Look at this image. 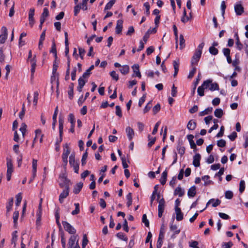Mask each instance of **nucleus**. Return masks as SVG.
<instances>
[{"mask_svg": "<svg viewBox=\"0 0 248 248\" xmlns=\"http://www.w3.org/2000/svg\"><path fill=\"white\" fill-rule=\"evenodd\" d=\"M204 43L200 44L196 50L191 61V66L197 64L202 53V49L204 46Z\"/></svg>", "mask_w": 248, "mask_h": 248, "instance_id": "f257e3e1", "label": "nucleus"}, {"mask_svg": "<svg viewBox=\"0 0 248 248\" xmlns=\"http://www.w3.org/2000/svg\"><path fill=\"white\" fill-rule=\"evenodd\" d=\"M69 164L73 168L74 172L78 173L79 164L75 160V155L71 154L69 157Z\"/></svg>", "mask_w": 248, "mask_h": 248, "instance_id": "f03ea898", "label": "nucleus"}, {"mask_svg": "<svg viewBox=\"0 0 248 248\" xmlns=\"http://www.w3.org/2000/svg\"><path fill=\"white\" fill-rule=\"evenodd\" d=\"M70 153V149L68 145L66 143L65 144L63 147V152L62 155V159L63 162L65 165L67 163L68 156Z\"/></svg>", "mask_w": 248, "mask_h": 248, "instance_id": "7ed1b4c3", "label": "nucleus"}, {"mask_svg": "<svg viewBox=\"0 0 248 248\" xmlns=\"http://www.w3.org/2000/svg\"><path fill=\"white\" fill-rule=\"evenodd\" d=\"M59 185L61 187H69L70 181L64 175H61L59 177Z\"/></svg>", "mask_w": 248, "mask_h": 248, "instance_id": "20e7f679", "label": "nucleus"}, {"mask_svg": "<svg viewBox=\"0 0 248 248\" xmlns=\"http://www.w3.org/2000/svg\"><path fill=\"white\" fill-rule=\"evenodd\" d=\"M62 224L64 230L69 233L74 234L76 232V229L66 221H62Z\"/></svg>", "mask_w": 248, "mask_h": 248, "instance_id": "39448f33", "label": "nucleus"}, {"mask_svg": "<svg viewBox=\"0 0 248 248\" xmlns=\"http://www.w3.org/2000/svg\"><path fill=\"white\" fill-rule=\"evenodd\" d=\"M1 31V34L0 35V43L3 44L7 37V29L5 27H2Z\"/></svg>", "mask_w": 248, "mask_h": 248, "instance_id": "423d86ee", "label": "nucleus"}, {"mask_svg": "<svg viewBox=\"0 0 248 248\" xmlns=\"http://www.w3.org/2000/svg\"><path fill=\"white\" fill-rule=\"evenodd\" d=\"M69 188L67 187L65 188V189L62 191V192L60 194L59 196V201L60 203H63L64 201V199H65L69 195Z\"/></svg>", "mask_w": 248, "mask_h": 248, "instance_id": "0eeeda50", "label": "nucleus"}, {"mask_svg": "<svg viewBox=\"0 0 248 248\" xmlns=\"http://www.w3.org/2000/svg\"><path fill=\"white\" fill-rule=\"evenodd\" d=\"M78 235H72L69 238L68 243V248H72L76 246L77 241H78Z\"/></svg>", "mask_w": 248, "mask_h": 248, "instance_id": "6e6552de", "label": "nucleus"}, {"mask_svg": "<svg viewBox=\"0 0 248 248\" xmlns=\"http://www.w3.org/2000/svg\"><path fill=\"white\" fill-rule=\"evenodd\" d=\"M125 132L129 140L131 141L135 136L134 130L130 126L126 127Z\"/></svg>", "mask_w": 248, "mask_h": 248, "instance_id": "1a4fd4ad", "label": "nucleus"}, {"mask_svg": "<svg viewBox=\"0 0 248 248\" xmlns=\"http://www.w3.org/2000/svg\"><path fill=\"white\" fill-rule=\"evenodd\" d=\"M234 10L236 14L238 16L241 15L244 12L243 6L240 3H237L234 5Z\"/></svg>", "mask_w": 248, "mask_h": 248, "instance_id": "9d476101", "label": "nucleus"}, {"mask_svg": "<svg viewBox=\"0 0 248 248\" xmlns=\"http://www.w3.org/2000/svg\"><path fill=\"white\" fill-rule=\"evenodd\" d=\"M34 9L31 8L29 13V24L31 27L33 26L34 23Z\"/></svg>", "mask_w": 248, "mask_h": 248, "instance_id": "9b49d317", "label": "nucleus"}, {"mask_svg": "<svg viewBox=\"0 0 248 248\" xmlns=\"http://www.w3.org/2000/svg\"><path fill=\"white\" fill-rule=\"evenodd\" d=\"M220 203L221 201L218 199H211L206 203L205 208L210 204H212L213 207H215L218 206L220 204Z\"/></svg>", "mask_w": 248, "mask_h": 248, "instance_id": "f8f14e48", "label": "nucleus"}, {"mask_svg": "<svg viewBox=\"0 0 248 248\" xmlns=\"http://www.w3.org/2000/svg\"><path fill=\"white\" fill-rule=\"evenodd\" d=\"M30 62L31 64V75H33L34 73L35 72V68L36 66V55H34L32 59H31L30 61Z\"/></svg>", "mask_w": 248, "mask_h": 248, "instance_id": "ddd939ff", "label": "nucleus"}, {"mask_svg": "<svg viewBox=\"0 0 248 248\" xmlns=\"http://www.w3.org/2000/svg\"><path fill=\"white\" fill-rule=\"evenodd\" d=\"M201 158V156L199 154H196L193 156V164L195 167L200 166Z\"/></svg>", "mask_w": 248, "mask_h": 248, "instance_id": "4468645a", "label": "nucleus"}, {"mask_svg": "<svg viewBox=\"0 0 248 248\" xmlns=\"http://www.w3.org/2000/svg\"><path fill=\"white\" fill-rule=\"evenodd\" d=\"M175 211L176 214V219L177 221L182 220L183 219V214L181 209L178 207H175Z\"/></svg>", "mask_w": 248, "mask_h": 248, "instance_id": "2eb2a0df", "label": "nucleus"}, {"mask_svg": "<svg viewBox=\"0 0 248 248\" xmlns=\"http://www.w3.org/2000/svg\"><path fill=\"white\" fill-rule=\"evenodd\" d=\"M234 37H235L236 39L235 45L236 46V48L237 49L241 51L243 48V45L240 42L237 33L235 34Z\"/></svg>", "mask_w": 248, "mask_h": 248, "instance_id": "dca6fc26", "label": "nucleus"}, {"mask_svg": "<svg viewBox=\"0 0 248 248\" xmlns=\"http://www.w3.org/2000/svg\"><path fill=\"white\" fill-rule=\"evenodd\" d=\"M123 21L122 20H118L117 21V25L116 27V33L120 34L121 33L123 29Z\"/></svg>", "mask_w": 248, "mask_h": 248, "instance_id": "f3484780", "label": "nucleus"}, {"mask_svg": "<svg viewBox=\"0 0 248 248\" xmlns=\"http://www.w3.org/2000/svg\"><path fill=\"white\" fill-rule=\"evenodd\" d=\"M37 167V160L35 159H33L32 162L33 178H34L36 175Z\"/></svg>", "mask_w": 248, "mask_h": 248, "instance_id": "a211bd4d", "label": "nucleus"}, {"mask_svg": "<svg viewBox=\"0 0 248 248\" xmlns=\"http://www.w3.org/2000/svg\"><path fill=\"white\" fill-rule=\"evenodd\" d=\"M83 186V184L82 182L77 184L74 186L73 192L76 194H78L81 191Z\"/></svg>", "mask_w": 248, "mask_h": 248, "instance_id": "6ab92c4d", "label": "nucleus"}, {"mask_svg": "<svg viewBox=\"0 0 248 248\" xmlns=\"http://www.w3.org/2000/svg\"><path fill=\"white\" fill-rule=\"evenodd\" d=\"M196 194V187L195 186H191L187 192V195L189 197H193Z\"/></svg>", "mask_w": 248, "mask_h": 248, "instance_id": "aec40b11", "label": "nucleus"}, {"mask_svg": "<svg viewBox=\"0 0 248 248\" xmlns=\"http://www.w3.org/2000/svg\"><path fill=\"white\" fill-rule=\"evenodd\" d=\"M185 194L184 190L182 189V188L178 186L174 190V195H178L179 197H182Z\"/></svg>", "mask_w": 248, "mask_h": 248, "instance_id": "412c9836", "label": "nucleus"}, {"mask_svg": "<svg viewBox=\"0 0 248 248\" xmlns=\"http://www.w3.org/2000/svg\"><path fill=\"white\" fill-rule=\"evenodd\" d=\"M167 174H168V172L166 170L164 171L162 173L161 177L160 179V182L161 184L162 185H164L166 182Z\"/></svg>", "mask_w": 248, "mask_h": 248, "instance_id": "4be33fe9", "label": "nucleus"}, {"mask_svg": "<svg viewBox=\"0 0 248 248\" xmlns=\"http://www.w3.org/2000/svg\"><path fill=\"white\" fill-rule=\"evenodd\" d=\"M134 72L135 73L136 76L140 78H141V74L139 70V65L137 64H134L132 66Z\"/></svg>", "mask_w": 248, "mask_h": 248, "instance_id": "5701e85b", "label": "nucleus"}, {"mask_svg": "<svg viewBox=\"0 0 248 248\" xmlns=\"http://www.w3.org/2000/svg\"><path fill=\"white\" fill-rule=\"evenodd\" d=\"M187 138L189 141L191 148L192 149H195L196 148V145L193 140L194 136L192 135H187Z\"/></svg>", "mask_w": 248, "mask_h": 248, "instance_id": "b1692460", "label": "nucleus"}, {"mask_svg": "<svg viewBox=\"0 0 248 248\" xmlns=\"http://www.w3.org/2000/svg\"><path fill=\"white\" fill-rule=\"evenodd\" d=\"M13 130L15 131L14 132V140L16 142H18L19 141V136L17 134V132L16 131V129L17 128L18 125H13Z\"/></svg>", "mask_w": 248, "mask_h": 248, "instance_id": "393cba45", "label": "nucleus"}, {"mask_svg": "<svg viewBox=\"0 0 248 248\" xmlns=\"http://www.w3.org/2000/svg\"><path fill=\"white\" fill-rule=\"evenodd\" d=\"M50 52L54 54L55 59L57 58L56 47L54 40L52 41V44Z\"/></svg>", "mask_w": 248, "mask_h": 248, "instance_id": "a878e982", "label": "nucleus"}, {"mask_svg": "<svg viewBox=\"0 0 248 248\" xmlns=\"http://www.w3.org/2000/svg\"><path fill=\"white\" fill-rule=\"evenodd\" d=\"M120 72L123 75L127 74L129 71V67L128 65H123L120 69Z\"/></svg>", "mask_w": 248, "mask_h": 248, "instance_id": "bb28decb", "label": "nucleus"}, {"mask_svg": "<svg viewBox=\"0 0 248 248\" xmlns=\"http://www.w3.org/2000/svg\"><path fill=\"white\" fill-rule=\"evenodd\" d=\"M73 90H74V84L71 83L69 87V90L68 91V94L69 95V98L70 99H72L73 97Z\"/></svg>", "mask_w": 248, "mask_h": 248, "instance_id": "cd10ccee", "label": "nucleus"}, {"mask_svg": "<svg viewBox=\"0 0 248 248\" xmlns=\"http://www.w3.org/2000/svg\"><path fill=\"white\" fill-rule=\"evenodd\" d=\"M212 110L213 108L212 107H208L203 111L200 112V115L202 116L208 114L212 111Z\"/></svg>", "mask_w": 248, "mask_h": 248, "instance_id": "c85d7f7f", "label": "nucleus"}, {"mask_svg": "<svg viewBox=\"0 0 248 248\" xmlns=\"http://www.w3.org/2000/svg\"><path fill=\"white\" fill-rule=\"evenodd\" d=\"M209 90L211 91H214L216 90H219V86L217 83L211 82L209 87Z\"/></svg>", "mask_w": 248, "mask_h": 248, "instance_id": "c756f323", "label": "nucleus"}, {"mask_svg": "<svg viewBox=\"0 0 248 248\" xmlns=\"http://www.w3.org/2000/svg\"><path fill=\"white\" fill-rule=\"evenodd\" d=\"M148 140L149 141L148 146L149 147H151L155 142L156 140L155 137H152L150 135L148 136Z\"/></svg>", "mask_w": 248, "mask_h": 248, "instance_id": "7c9ffc66", "label": "nucleus"}, {"mask_svg": "<svg viewBox=\"0 0 248 248\" xmlns=\"http://www.w3.org/2000/svg\"><path fill=\"white\" fill-rule=\"evenodd\" d=\"M177 150L178 153L182 156L185 154V148L179 144L177 147Z\"/></svg>", "mask_w": 248, "mask_h": 248, "instance_id": "2f4dec72", "label": "nucleus"}, {"mask_svg": "<svg viewBox=\"0 0 248 248\" xmlns=\"http://www.w3.org/2000/svg\"><path fill=\"white\" fill-rule=\"evenodd\" d=\"M17 231H15L12 233V239L11 240L12 244L14 245V247L16 246V241L17 240V235H16Z\"/></svg>", "mask_w": 248, "mask_h": 248, "instance_id": "473e14b6", "label": "nucleus"}, {"mask_svg": "<svg viewBox=\"0 0 248 248\" xmlns=\"http://www.w3.org/2000/svg\"><path fill=\"white\" fill-rule=\"evenodd\" d=\"M223 114V110L221 108H217L214 111V114L216 117L220 118Z\"/></svg>", "mask_w": 248, "mask_h": 248, "instance_id": "72a5a7b5", "label": "nucleus"}, {"mask_svg": "<svg viewBox=\"0 0 248 248\" xmlns=\"http://www.w3.org/2000/svg\"><path fill=\"white\" fill-rule=\"evenodd\" d=\"M180 48L181 49H183L185 46V40L184 39V36L182 34L180 35Z\"/></svg>", "mask_w": 248, "mask_h": 248, "instance_id": "f704fd0d", "label": "nucleus"}, {"mask_svg": "<svg viewBox=\"0 0 248 248\" xmlns=\"http://www.w3.org/2000/svg\"><path fill=\"white\" fill-rule=\"evenodd\" d=\"M16 206H18L20 204V202H21L22 198L21 193H18L16 195Z\"/></svg>", "mask_w": 248, "mask_h": 248, "instance_id": "c9c22d12", "label": "nucleus"}, {"mask_svg": "<svg viewBox=\"0 0 248 248\" xmlns=\"http://www.w3.org/2000/svg\"><path fill=\"white\" fill-rule=\"evenodd\" d=\"M173 30L174 34L175 35V39L176 43V47L177 48V47H178L177 42H178V35L177 29L176 26L175 25H174L173 26Z\"/></svg>", "mask_w": 248, "mask_h": 248, "instance_id": "e433bc0d", "label": "nucleus"}, {"mask_svg": "<svg viewBox=\"0 0 248 248\" xmlns=\"http://www.w3.org/2000/svg\"><path fill=\"white\" fill-rule=\"evenodd\" d=\"M74 205L75 206V210H73L71 214L73 215H75L79 213L80 210H79V204L78 203H75L74 204Z\"/></svg>", "mask_w": 248, "mask_h": 248, "instance_id": "4c0bfd02", "label": "nucleus"}, {"mask_svg": "<svg viewBox=\"0 0 248 248\" xmlns=\"http://www.w3.org/2000/svg\"><path fill=\"white\" fill-rule=\"evenodd\" d=\"M19 216V212L17 211H16L14 212L13 214V220L15 225H16L17 223V220Z\"/></svg>", "mask_w": 248, "mask_h": 248, "instance_id": "58836bf2", "label": "nucleus"}, {"mask_svg": "<svg viewBox=\"0 0 248 248\" xmlns=\"http://www.w3.org/2000/svg\"><path fill=\"white\" fill-rule=\"evenodd\" d=\"M245 188V183L244 180H241L239 184V191L241 193H243Z\"/></svg>", "mask_w": 248, "mask_h": 248, "instance_id": "ea45409f", "label": "nucleus"}, {"mask_svg": "<svg viewBox=\"0 0 248 248\" xmlns=\"http://www.w3.org/2000/svg\"><path fill=\"white\" fill-rule=\"evenodd\" d=\"M164 206H158V216L159 217H162L163 213L164 212Z\"/></svg>", "mask_w": 248, "mask_h": 248, "instance_id": "a19ab883", "label": "nucleus"}, {"mask_svg": "<svg viewBox=\"0 0 248 248\" xmlns=\"http://www.w3.org/2000/svg\"><path fill=\"white\" fill-rule=\"evenodd\" d=\"M209 52L213 55H216L218 54V51L217 48L214 46H211L209 48Z\"/></svg>", "mask_w": 248, "mask_h": 248, "instance_id": "79ce46f5", "label": "nucleus"}, {"mask_svg": "<svg viewBox=\"0 0 248 248\" xmlns=\"http://www.w3.org/2000/svg\"><path fill=\"white\" fill-rule=\"evenodd\" d=\"M170 229L171 231H174V233L176 234L179 233V232H180V230L177 229V226L176 225L171 224L170 227Z\"/></svg>", "mask_w": 248, "mask_h": 248, "instance_id": "37998d69", "label": "nucleus"}, {"mask_svg": "<svg viewBox=\"0 0 248 248\" xmlns=\"http://www.w3.org/2000/svg\"><path fill=\"white\" fill-rule=\"evenodd\" d=\"M115 1L114 0H110L106 5L105 7V10H107L110 9L111 7L113 6V4L115 3Z\"/></svg>", "mask_w": 248, "mask_h": 248, "instance_id": "c03bdc74", "label": "nucleus"}, {"mask_svg": "<svg viewBox=\"0 0 248 248\" xmlns=\"http://www.w3.org/2000/svg\"><path fill=\"white\" fill-rule=\"evenodd\" d=\"M13 171V168H7V181H10L11 178V175Z\"/></svg>", "mask_w": 248, "mask_h": 248, "instance_id": "a18cd8bd", "label": "nucleus"}, {"mask_svg": "<svg viewBox=\"0 0 248 248\" xmlns=\"http://www.w3.org/2000/svg\"><path fill=\"white\" fill-rule=\"evenodd\" d=\"M211 82H212L211 80H207L203 82L201 86L204 89L208 88H209Z\"/></svg>", "mask_w": 248, "mask_h": 248, "instance_id": "49530a36", "label": "nucleus"}, {"mask_svg": "<svg viewBox=\"0 0 248 248\" xmlns=\"http://www.w3.org/2000/svg\"><path fill=\"white\" fill-rule=\"evenodd\" d=\"M192 67V69L190 71L189 75L188 76V78H192L193 77L194 74L196 73V67H195L194 65Z\"/></svg>", "mask_w": 248, "mask_h": 248, "instance_id": "de8ad7c7", "label": "nucleus"}, {"mask_svg": "<svg viewBox=\"0 0 248 248\" xmlns=\"http://www.w3.org/2000/svg\"><path fill=\"white\" fill-rule=\"evenodd\" d=\"M117 236L119 239L127 241V238L125 236V235L123 232H118L117 234Z\"/></svg>", "mask_w": 248, "mask_h": 248, "instance_id": "09e8293b", "label": "nucleus"}, {"mask_svg": "<svg viewBox=\"0 0 248 248\" xmlns=\"http://www.w3.org/2000/svg\"><path fill=\"white\" fill-rule=\"evenodd\" d=\"M88 243V240L87 239V237L86 234H84L83 237L82 247V248H85Z\"/></svg>", "mask_w": 248, "mask_h": 248, "instance_id": "8fccbe9b", "label": "nucleus"}, {"mask_svg": "<svg viewBox=\"0 0 248 248\" xmlns=\"http://www.w3.org/2000/svg\"><path fill=\"white\" fill-rule=\"evenodd\" d=\"M142 221L143 223H144L146 227H149V222L147 218V216H146V214L143 215L142 218Z\"/></svg>", "mask_w": 248, "mask_h": 248, "instance_id": "3c124183", "label": "nucleus"}, {"mask_svg": "<svg viewBox=\"0 0 248 248\" xmlns=\"http://www.w3.org/2000/svg\"><path fill=\"white\" fill-rule=\"evenodd\" d=\"M233 194L231 191H227L225 193V196L226 199H231L233 197Z\"/></svg>", "mask_w": 248, "mask_h": 248, "instance_id": "603ef678", "label": "nucleus"}, {"mask_svg": "<svg viewBox=\"0 0 248 248\" xmlns=\"http://www.w3.org/2000/svg\"><path fill=\"white\" fill-rule=\"evenodd\" d=\"M68 121L71 124H73L75 123V119L73 114H69L68 117Z\"/></svg>", "mask_w": 248, "mask_h": 248, "instance_id": "864d4df0", "label": "nucleus"}, {"mask_svg": "<svg viewBox=\"0 0 248 248\" xmlns=\"http://www.w3.org/2000/svg\"><path fill=\"white\" fill-rule=\"evenodd\" d=\"M233 245V244L232 242L230 241L228 243L223 242L222 244V247L223 248H231Z\"/></svg>", "mask_w": 248, "mask_h": 248, "instance_id": "5fc2aeb1", "label": "nucleus"}, {"mask_svg": "<svg viewBox=\"0 0 248 248\" xmlns=\"http://www.w3.org/2000/svg\"><path fill=\"white\" fill-rule=\"evenodd\" d=\"M35 137L33 140V142H35L38 138H39L41 135V131L40 129H37L35 131Z\"/></svg>", "mask_w": 248, "mask_h": 248, "instance_id": "6e6d98bb", "label": "nucleus"}, {"mask_svg": "<svg viewBox=\"0 0 248 248\" xmlns=\"http://www.w3.org/2000/svg\"><path fill=\"white\" fill-rule=\"evenodd\" d=\"M199 243L196 241H192L191 242H189V247L192 248H200L198 245Z\"/></svg>", "mask_w": 248, "mask_h": 248, "instance_id": "4d7b16f0", "label": "nucleus"}, {"mask_svg": "<svg viewBox=\"0 0 248 248\" xmlns=\"http://www.w3.org/2000/svg\"><path fill=\"white\" fill-rule=\"evenodd\" d=\"M89 1V0H82L81 5H80L82 9L83 10H87V2Z\"/></svg>", "mask_w": 248, "mask_h": 248, "instance_id": "13d9d810", "label": "nucleus"}, {"mask_svg": "<svg viewBox=\"0 0 248 248\" xmlns=\"http://www.w3.org/2000/svg\"><path fill=\"white\" fill-rule=\"evenodd\" d=\"M5 60V55L2 48H0V62L3 63Z\"/></svg>", "mask_w": 248, "mask_h": 248, "instance_id": "bf43d9fd", "label": "nucleus"}, {"mask_svg": "<svg viewBox=\"0 0 248 248\" xmlns=\"http://www.w3.org/2000/svg\"><path fill=\"white\" fill-rule=\"evenodd\" d=\"M110 75L112 78L115 79L116 81H117L119 79L118 75L116 73L115 71H113L111 72Z\"/></svg>", "mask_w": 248, "mask_h": 248, "instance_id": "052dcab7", "label": "nucleus"}, {"mask_svg": "<svg viewBox=\"0 0 248 248\" xmlns=\"http://www.w3.org/2000/svg\"><path fill=\"white\" fill-rule=\"evenodd\" d=\"M49 15V12L46 8H44L43 12L41 15V17L46 18Z\"/></svg>", "mask_w": 248, "mask_h": 248, "instance_id": "680f3d73", "label": "nucleus"}, {"mask_svg": "<svg viewBox=\"0 0 248 248\" xmlns=\"http://www.w3.org/2000/svg\"><path fill=\"white\" fill-rule=\"evenodd\" d=\"M82 9L80 5H77L74 7V16H77L79 13L80 9Z\"/></svg>", "mask_w": 248, "mask_h": 248, "instance_id": "e2e57ef3", "label": "nucleus"}, {"mask_svg": "<svg viewBox=\"0 0 248 248\" xmlns=\"http://www.w3.org/2000/svg\"><path fill=\"white\" fill-rule=\"evenodd\" d=\"M152 106V101H150L145 106V107L144 109V113L147 112L150 109Z\"/></svg>", "mask_w": 248, "mask_h": 248, "instance_id": "0e129e2a", "label": "nucleus"}, {"mask_svg": "<svg viewBox=\"0 0 248 248\" xmlns=\"http://www.w3.org/2000/svg\"><path fill=\"white\" fill-rule=\"evenodd\" d=\"M204 89L201 86H199L198 88V91H197L198 94L201 96H203L204 95Z\"/></svg>", "mask_w": 248, "mask_h": 248, "instance_id": "69168bd1", "label": "nucleus"}, {"mask_svg": "<svg viewBox=\"0 0 248 248\" xmlns=\"http://www.w3.org/2000/svg\"><path fill=\"white\" fill-rule=\"evenodd\" d=\"M160 109V105L159 104H156L155 106L153 108V111L154 114H156L157 113Z\"/></svg>", "mask_w": 248, "mask_h": 248, "instance_id": "338daca9", "label": "nucleus"}, {"mask_svg": "<svg viewBox=\"0 0 248 248\" xmlns=\"http://www.w3.org/2000/svg\"><path fill=\"white\" fill-rule=\"evenodd\" d=\"M217 145L218 147H223L226 145V141L224 140H220L217 141Z\"/></svg>", "mask_w": 248, "mask_h": 248, "instance_id": "774afa93", "label": "nucleus"}]
</instances>
